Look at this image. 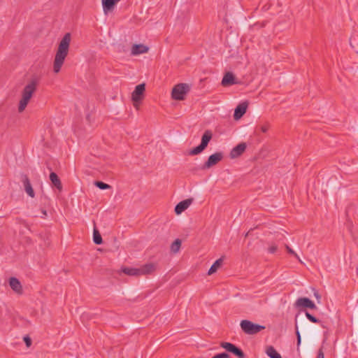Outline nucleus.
<instances>
[{
    "mask_svg": "<svg viewBox=\"0 0 358 358\" xmlns=\"http://www.w3.org/2000/svg\"><path fill=\"white\" fill-rule=\"evenodd\" d=\"M285 249H286L287 252L289 254H290V255H292L294 256V257L298 259V261H299L300 263L303 264V262L301 261V259H300V257L298 256V255H297V254H296V252H294V250H292V248H290L287 244H285Z\"/></svg>",
    "mask_w": 358,
    "mask_h": 358,
    "instance_id": "nucleus-27",
    "label": "nucleus"
},
{
    "mask_svg": "<svg viewBox=\"0 0 358 358\" xmlns=\"http://www.w3.org/2000/svg\"><path fill=\"white\" fill-rule=\"evenodd\" d=\"M23 340L27 345V348L30 347L31 345V339L30 338L29 336H25L24 338H23Z\"/></svg>",
    "mask_w": 358,
    "mask_h": 358,
    "instance_id": "nucleus-30",
    "label": "nucleus"
},
{
    "mask_svg": "<svg viewBox=\"0 0 358 358\" xmlns=\"http://www.w3.org/2000/svg\"><path fill=\"white\" fill-rule=\"evenodd\" d=\"M295 333H296V350L298 352H299L300 345H301V334L299 331V327H298V325L296 323L295 324Z\"/></svg>",
    "mask_w": 358,
    "mask_h": 358,
    "instance_id": "nucleus-25",
    "label": "nucleus"
},
{
    "mask_svg": "<svg viewBox=\"0 0 358 358\" xmlns=\"http://www.w3.org/2000/svg\"><path fill=\"white\" fill-rule=\"evenodd\" d=\"M94 185L100 189H108L110 188V186L102 181H95Z\"/></svg>",
    "mask_w": 358,
    "mask_h": 358,
    "instance_id": "nucleus-26",
    "label": "nucleus"
},
{
    "mask_svg": "<svg viewBox=\"0 0 358 358\" xmlns=\"http://www.w3.org/2000/svg\"><path fill=\"white\" fill-rule=\"evenodd\" d=\"M212 358H229V355L227 352H222L214 355Z\"/></svg>",
    "mask_w": 358,
    "mask_h": 358,
    "instance_id": "nucleus-29",
    "label": "nucleus"
},
{
    "mask_svg": "<svg viewBox=\"0 0 358 358\" xmlns=\"http://www.w3.org/2000/svg\"><path fill=\"white\" fill-rule=\"evenodd\" d=\"M306 315L307 317V318L312 322L313 323H319L320 322V320L316 318L315 316H313V315H311L310 313H309L308 312H306Z\"/></svg>",
    "mask_w": 358,
    "mask_h": 358,
    "instance_id": "nucleus-28",
    "label": "nucleus"
},
{
    "mask_svg": "<svg viewBox=\"0 0 358 358\" xmlns=\"http://www.w3.org/2000/svg\"><path fill=\"white\" fill-rule=\"evenodd\" d=\"M9 285L11 289L15 292L20 294L22 293V288L19 280L15 277H11L9 279Z\"/></svg>",
    "mask_w": 358,
    "mask_h": 358,
    "instance_id": "nucleus-18",
    "label": "nucleus"
},
{
    "mask_svg": "<svg viewBox=\"0 0 358 358\" xmlns=\"http://www.w3.org/2000/svg\"><path fill=\"white\" fill-rule=\"evenodd\" d=\"M220 346L224 348L227 352L236 356L238 358H245V355L243 351L234 344L228 342H222L220 343Z\"/></svg>",
    "mask_w": 358,
    "mask_h": 358,
    "instance_id": "nucleus-7",
    "label": "nucleus"
},
{
    "mask_svg": "<svg viewBox=\"0 0 358 358\" xmlns=\"http://www.w3.org/2000/svg\"><path fill=\"white\" fill-rule=\"evenodd\" d=\"M314 295L315 296L317 299H320V295L319 294V293L317 292H315L314 293Z\"/></svg>",
    "mask_w": 358,
    "mask_h": 358,
    "instance_id": "nucleus-34",
    "label": "nucleus"
},
{
    "mask_svg": "<svg viewBox=\"0 0 358 358\" xmlns=\"http://www.w3.org/2000/svg\"><path fill=\"white\" fill-rule=\"evenodd\" d=\"M22 182L23 183V186L26 193L31 198H34L35 196L34 191L32 188L30 180L27 175L22 176Z\"/></svg>",
    "mask_w": 358,
    "mask_h": 358,
    "instance_id": "nucleus-14",
    "label": "nucleus"
},
{
    "mask_svg": "<svg viewBox=\"0 0 358 358\" xmlns=\"http://www.w3.org/2000/svg\"><path fill=\"white\" fill-rule=\"evenodd\" d=\"M322 327L323 328H326L325 325H324V324H322Z\"/></svg>",
    "mask_w": 358,
    "mask_h": 358,
    "instance_id": "nucleus-37",
    "label": "nucleus"
},
{
    "mask_svg": "<svg viewBox=\"0 0 358 358\" xmlns=\"http://www.w3.org/2000/svg\"><path fill=\"white\" fill-rule=\"evenodd\" d=\"M190 86L187 83H179L172 90L171 96L174 100H184L185 95L189 92Z\"/></svg>",
    "mask_w": 358,
    "mask_h": 358,
    "instance_id": "nucleus-4",
    "label": "nucleus"
},
{
    "mask_svg": "<svg viewBox=\"0 0 358 358\" xmlns=\"http://www.w3.org/2000/svg\"><path fill=\"white\" fill-rule=\"evenodd\" d=\"M181 246V241L178 238L176 239L171 245V250L173 253H177Z\"/></svg>",
    "mask_w": 358,
    "mask_h": 358,
    "instance_id": "nucleus-24",
    "label": "nucleus"
},
{
    "mask_svg": "<svg viewBox=\"0 0 358 358\" xmlns=\"http://www.w3.org/2000/svg\"><path fill=\"white\" fill-rule=\"evenodd\" d=\"M71 39V34L66 33L59 42L53 64V71L55 73L60 71L68 55Z\"/></svg>",
    "mask_w": 358,
    "mask_h": 358,
    "instance_id": "nucleus-1",
    "label": "nucleus"
},
{
    "mask_svg": "<svg viewBox=\"0 0 358 358\" xmlns=\"http://www.w3.org/2000/svg\"><path fill=\"white\" fill-rule=\"evenodd\" d=\"M248 103L247 101L239 103L235 108L234 113V118L236 120L241 119L243 115L246 113Z\"/></svg>",
    "mask_w": 358,
    "mask_h": 358,
    "instance_id": "nucleus-10",
    "label": "nucleus"
},
{
    "mask_svg": "<svg viewBox=\"0 0 358 358\" xmlns=\"http://www.w3.org/2000/svg\"><path fill=\"white\" fill-rule=\"evenodd\" d=\"M145 91V84L142 83L138 85L131 94V99L134 103V106L138 108V105L141 103L144 98V93Z\"/></svg>",
    "mask_w": 358,
    "mask_h": 358,
    "instance_id": "nucleus-6",
    "label": "nucleus"
},
{
    "mask_svg": "<svg viewBox=\"0 0 358 358\" xmlns=\"http://www.w3.org/2000/svg\"><path fill=\"white\" fill-rule=\"evenodd\" d=\"M238 83V81L236 78L234 73L231 72H227L224 73L221 82V84L223 87H228Z\"/></svg>",
    "mask_w": 358,
    "mask_h": 358,
    "instance_id": "nucleus-9",
    "label": "nucleus"
},
{
    "mask_svg": "<svg viewBox=\"0 0 358 358\" xmlns=\"http://www.w3.org/2000/svg\"><path fill=\"white\" fill-rule=\"evenodd\" d=\"M268 128H269V125L268 124H264V125H262L259 127L260 131L263 133L267 132V131L268 130Z\"/></svg>",
    "mask_w": 358,
    "mask_h": 358,
    "instance_id": "nucleus-32",
    "label": "nucleus"
},
{
    "mask_svg": "<svg viewBox=\"0 0 358 358\" xmlns=\"http://www.w3.org/2000/svg\"><path fill=\"white\" fill-rule=\"evenodd\" d=\"M193 201L194 199L192 198H190L179 202L175 207L176 214H181L192 204Z\"/></svg>",
    "mask_w": 358,
    "mask_h": 358,
    "instance_id": "nucleus-12",
    "label": "nucleus"
},
{
    "mask_svg": "<svg viewBox=\"0 0 358 358\" xmlns=\"http://www.w3.org/2000/svg\"><path fill=\"white\" fill-rule=\"evenodd\" d=\"M121 0H102L103 10L105 14L114 10L115 5Z\"/></svg>",
    "mask_w": 358,
    "mask_h": 358,
    "instance_id": "nucleus-15",
    "label": "nucleus"
},
{
    "mask_svg": "<svg viewBox=\"0 0 358 358\" xmlns=\"http://www.w3.org/2000/svg\"><path fill=\"white\" fill-rule=\"evenodd\" d=\"M149 48L143 44H134L131 48V54L132 55H138L148 52Z\"/></svg>",
    "mask_w": 358,
    "mask_h": 358,
    "instance_id": "nucleus-16",
    "label": "nucleus"
},
{
    "mask_svg": "<svg viewBox=\"0 0 358 358\" xmlns=\"http://www.w3.org/2000/svg\"><path fill=\"white\" fill-rule=\"evenodd\" d=\"M242 331L248 335H255L265 329V326L255 324L248 320H243L240 323Z\"/></svg>",
    "mask_w": 358,
    "mask_h": 358,
    "instance_id": "nucleus-3",
    "label": "nucleus"
},
{
    "mask_svg": "<svg viewBox=\"0 0 358 358\" xmlns=\"http://www.w3.org/2000/svg\"><path fill=\"white\" fill-rule=\"evenodd\" d=\"M266 353L270 358H282L273 346H268L266 350Z\"/></svg>",
    "mask_w": 358,
    "mask_h": 358,
    "instance_id": "nucleus-22",
    "label": "nucleus"
},
{
    "mask_svg": "<svg viewBox=\"0 0 358 358\" xmlns=\"http://www.w3.org/2000/svg\"><path fill=\"white\" fill-rule=\"evenodd\" d=\"M41 213H42V214H43V217H45V216L47 215V211H46L45 210L43 209V210H41Z\"/></svg>",
    "mask_w": 358,
    "mask_h": 358,
    "instance_id": "nucleus-35",
    "label": "nucleus"
},
{
    "mask_svg": "<svg viewBox=\"0 0 358 358\" xmlns=\"http://www.w3.org/2000/svg\"><path fill=\"white\" fill-rule=\"evenodd\" d=\"M222 262L223 260L222 258L217 259L210 266V269L208 270V274L212 275L214 273H215L217 271V269L221 266Z\"/></svg>",
    "mask_w": 358,
    "mask_h": 358,
    "instance_id": "nucleus-21",
    "label": "nucleus"
},
{
    "mask_svg": "<svg viewBox=\"0 0 358 358\" xmlns=\"http://www.w3.org/2000/svg\"><path fill=\"white\" fill-rule=\"evenodd\" d=\"M122 271L127 275H130V276H139L140 275V273H139V268H129V267H124L122 268Z\"/></svg>",
    "mask_w": 358,
    "mask_h": 358,
    "instance_id": "nucleus-20",
    "label": "nucleus"
},
{
    "mask_svg": "<svg viewBox=\"0 0 358 358\" xmlns=\"http://www.w3.org/2000/svg\"><path fill=\"white\" fill-rule=\"evenodd\" d=\"M38 82L36 78H33L24 87L22 92V98L19 102L18 111L20 113L23 112L24 110V109L26 108L33 94L36 90V87L38 85Z\"/></svg>",
    "mask_w": 358,
    "mask_h": 358,
    "instance_id": "nucleus-2",
    "label": "nucleus"
},
{
    "mask_svg": "<svg viewBox=\"0 0 358 358\" xmlns=\"http://www.w3.org/2000/svg\"><path fill=\"white\" fill-rule=\"evenodd\" d=\"M50 180L52 184L59 191L62 189V185L58 176L55 172H51L50 174Z\"/></svg>",
    "mask_w": 358,
    "mask_h": 358,
    "instance_id": "nucleus-19",
    "label": "nucleus"
},
{
    "mask_svg": "<svg viewBox=\"0 0 358 358\" xmlns=\"http://www.w3.org/2000/svg\"><path fill=\"white\" fill-rule=\"evenodd\" d=\"M249 233H250V231H248V232L245 234V237L248 236Z\"/></svg>",
    "mask_w": 358,
    "mask_h": 358,
    "instance_id": "nucleus-36",
    "label": "nucleus"
},
{
    "mask_svg": "<svg viewBox=\"0 0 358 358\" xmlns=\"http://www.w3.org/2000/svg\"><path fill=\"white\" fill-rule=\"evenodd\" d=\"M295 306L296 307H304L311 309L316 308L315 304L310 299L306 297L299 298L295 302Z\"/></svg>",
    "mask_w": 358,
    "mask_h": 358,
    "instance_id": "nucleus-13",
    "label": "nucleus"
},
{
    "mask_svg": "<svg viewBox=\"0 0 358 358\" xmlns=\"http://www.w3.org/2000/svg\"><path fill=\"white\" fill-rule=\"evenodd\" d=\"M357 45H358V43H357Z\"/></svg>",
    "mask_w": 358,
    "mask_h": 358,
    "instance_id": "nucleus-38",
    "label": "nucleus"
},
{
    "mask_svg": "<svg viewBox=\"0 0 358 358\" xmlns=\"http://www.w3.org/2000/svg\"><path fill=\"white\" fill-rule=\"evenodd\" d=\"M278 250V246L276 245H272L271 246H270L268 249V252L270 253H275Z\"/></svg>",
    "mask_w": 358,
    "mask_h": 358,
    "instance_id": "nucleus-31",
    "label": "nucleus"
},
{
    "mask_svg": "<svg viewBox=\"0 0 358 358\" xmlns=\"http://www.w3.org/2000/svg\"><path fill=\"white\" fill-rule=\"evenodd\" d=\"M212 136V131L210 130H206L201 137V142L200 145L189 150V155H196L202 152L208 146V144L211 140Z\"/></svg>",
    "mask_w": 358,
    "mask_h": 358,
    "instance_id": "nucleus-5",
    "label": "nucleus"
},
{
    "mask_svg": "<svg viewBox=\"0 0 358 358\" xmlns=\"http://www.w3.org/2000/svg\"><path fill=\"white\" fill-rule=\"evenodd\" d=\"M93 241L96 245H100L103 243L102 237L99 230L95 227L93 231Z\"/></svg>",
    "mask_w": 358,
    "mask_h": 358,
    "instance_id": "nucleus-23",
    "label": "nucleus"
},
{
    "mask_svg": "<svg viewBox=\"0 0 358 358\" xmlns=\"http://www.w3.org/2000/svg\"><path fill=\"white\" fill-rule=\"evenodd\" d=\"M223 158L222 152H218L210 155L207 161L202 166V169H208L216 165Z\"/></svg>",
    "mask_w": 358,
    "mask_h": 358,
    "instance_id": "nucleus-8",
    "label": "nucleus"
},
{
    "mask_svg": "<svg viewBox=\"0 0 358 358\" xmlns=\"http://www.w3.org/2000/svg\"><path fill=\"white\" fill-rule=\"evenodd\" d=\"M316 358H324V354L322 348H320L318 350L317 355Z\"/></svg>",
    "mask_w": 358,
    "mask_h": 358,
    "instance_id": "nucleus-33",
    "label": "nucleus"
},
{
    "mask_svg": "<svg viewBox=\"0 0 358 358\" xmlns=\"http://www.w3.org/2000/svg\"><path fill=\"white\" fill-rule=\"evenodd\" d=\"M247 148L245 143H241L235 146L230 152V157L235 159L240 157Z\"/></svg>",
    "mask_w": 358,
    "mask_h": 358,
    "instance_id": "nucleus-11",
    "label": "nucleus"
},
{
    "mask_svg": "<svg viewBox=\"0 0 358 358\" xmlns=\"http://www.w3.org/2000/svg\"><path fill=\"white\" fill-rule=\"evenodd\" d=\"M139 268L140 275H148L153 273L156 269V266L153 263L146 264Z\"/></svg>",
    "mask_w": 358,
    "mask_h": 358,
    "instance_id": "nucleus-17",
    "label": "nucleus"
}]
</instances>
